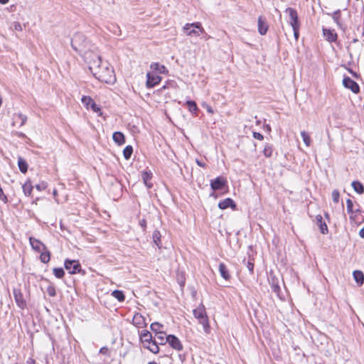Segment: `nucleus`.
Instances as JSON below:
<instances>
[{
  "label": "nucleus",
  "mask_w": 364,
  "mask_h": 364,
  "mask_svg": "<svg viewBox=\"0 0 364 364\" xmlns=\"http://www.w3.org/2000/svg\"><path fill=\"white\" fill-rule=\"evenodd\" d=\"M140 340L144 344L146 342L153 340L152 335L149 331L143 330L140 334Z\"/></svg>",
  "instance_id": "obj_25"
},
{
  "label": "nucleus",
  "mask_w": 364,
  "mask_h": 364,
  "mask_svg": "<svg viewBox=\"0 0 364 364\" xmlns=\"http://www.w3.org/2000/svg\"><path fill=\"white\" fill-rule=\"evenodd\" d=\"M339 197H340V193H339L338 191L333 190L332 192V199L335 203H338L339 202Z\"/></svg>",
  "instance_id": "obj_43"
},
{
  "label": "nucleus",
  "mask_w": 364,
  "mask_h": 364,
  "mask_svg": "<svg viewBox=\"0 0 364 364\" xmlns=\"http://www.w3.org/2000/svg\"><path fill=\"white\" fill-rule=\"evenodd\" d=\"M132 321L133 324L138 328H143L146 325L145 318L139 313L134 314Z\"/></svg>",
  "instance_id": "obj_17"
},
{
  "label": "nucleus",
  "mask_w": 364,
  "mask_h": 364,
  "mask_svg": "<svg viewBox=\"0 0 364 364\" xmlns=\"http://www.w3.org/2000/svg\"><path fill=\"white\" fill-rule=\"evenodd\" d=\"M243 263L246 265L247 268L250 271V274H253L254 272V262L250 258L246 262L245 259H243Z\"/></svg>",
  "instance_id": "obj_39"
},
{
  "label": "nucleus",
  "mask_w": 364,
  "mask_h": 364,
  "mask_svg": "<svg viewBox=\"0 0 364 364\" xmlns=\"http://www.w3.org/2000/svg\"><path fill=\"white\" fill-rule=\"evenodd\" d=\"M343 84L345 87L350 89L354 93H358L360 91V87L358 83L349 77H345L343 78Z\"/></svg>",
  "instance_id": "obj_11"
},
{
  "label": "nucleus",
  "mask_w": 364,
  "mask_h": 364,
  "mask_svg": "<svg viewBox=\"0 0 364 364\" xmlns=\"http://www.w3.org/2000/svg\"><path fill=\"white\" fill-rule=\"evenodd\" d=\"M13 294L17 306L20 309H24L26 307V302L23 299L21 291L19 289L14 288L13 289Z\"/></svg>",
  "instance_id": "obj_7"
},
{
  "label": "nucleus",
  "mask_w": 364,
  "mask_h": 364,
  "mask_svg": "<svg viewBox=\"0 0 364 364\" xmlns=\"http://www.w3.org/2000/svg\"><path fill=\"white\" fill-rule=\"evenodd\" d=\"M89 69L98 80L112 84L115 81L114 69L108 62H102L100 56L94 55L88 62Z\"/></svg>",
  "instance_id": "obj_1"
},
{
  "label": "nucleus",
  "mask_w": 364,
  "mask_h": 364,
  "mask_svg": "<svg viewBox=\"0 0 364 364\" xmlns=\"http://www.w3.org/2000/svg\"><path fill=\"white\" fill-rule=\"evenodd\" d=\"M227 181L222 176H218L210 181V187L213 191L221 190L226 185Z\"/></svg>",
  "instance_id": "obj_12"
},
{
  "label": "nucleus",
  "mask_w": 364,
  "mask_h": 364,
  "mask_svg": "<svg viewBox=\"0 0 364 364\" xmlns=\"http://www.w3.org/2000/svg\"><path fill=\"white\" fill-rule=\"evenodd\" d=\"M166 339H167V336H165V333L162 331V332H157V333H156L154 341L158 345H165L167 343Z\"/></svg>",
  "instance_id": "obj_21"
},
{
  "label": "nucleus",
  "mask_w": 364,
  "mask_h": 364,
  "mask_svg": "<svg viewBox=\"0 0 364 364\" xmlns=\"http://www.w3.org/2000/svg\"><path fill=\"white\" fill-rule=\"evenodd\" d=\"M29 242L33 250L38 252H41L43 250H46L47 248L46 246L43 242H41L39 240H37L33 237H29Z\"/></svg>",
  "instance_id": "obj_13"
},
{
  "label": "nucleus",
  "mask_w": 364,
  "mask_h": 364,
  "mask_svg": "<svg viewBox=\"0 0 364 364\" xmlns=\"http://www.w3.org/2000/svg\"><path fill=\"white\" fill-rule=\"evenodd\" d=\"M323 34L327 37L328 41L331 42L336 41L337 37L336 33H333L331 31L326 29L323 30Z\"/></svg>",
  "instance_id": "obj_36"
},
{
  "label": "nucleus",
  "mask_w": 364,
  "mask_h": 364,
  "mask_svg": "<svg viewBox=\"0 0 364 364\" xmlns=\"http://www.w3.org/2000/svg\"><path fill=\"white\" fill-rule=\"evenodd\" d=\"M208 110V112H213V111H212V109H211L210 108H209Z\"/></svg>",
  "instance_id": "obj_60"
},
{
  "label": "nucleus",
  "mask_w": 364,
  "mask_h": 364,
  "mask_svg": "<svg viewBox=\"0 0 364 364\" xmlns=\"http://www.w3.org/2000/svg\"><path fill=\"white\" fill-rule=\"evenodd\" d=\"M133 153V148L132 146H127L123 150V155L125 159H129Z\"/></svg>",
  "instance_id": "obj_34"
},
{
  "label": "nucleus",
  "mask_w": 364,
  "mask_h": 364,
  "mask_svg": "<svg viewBox=\"0 0 364 364\" xmlns=\"http://www.w3.org/2000/svg\"><path fill=\"white\" fill-rule=\"evenodd\" d=\"M107 350H108L107 348H106V347H102V348H100V353H102V354H105V353H107Z\"/></svg>",
  "instance_id": "obj_53"
},
{
  "label": "nucleus",
  "mask_w": 364,
  "mask_h": 364,
  "mask_svg": "<svg viewBox=\"0 0 364 364\" xmlns=\"http://www.w3.org/2000/svg\"><path fill=\"white\" fill-rule=\"evenodd\" d=\"M184 31L188 36H198L200 33H205L204 28L199 22L193 23H186L183 27Z\"/></svg>",
  "instance_id": "obj_4"
},
{
  "label": "nucleus",
  "mask_w": 364,
  "mask_h": 364,
  "mask_svg": "<svg viewBox=\"0 0 364 364\" xmlns=\"http://www.w3.org/2000/svg\"><path fill=\"white\" fill-rule=\"evenodd\" d=\"M146 77V87L148 88L154 87L155 85L159 84L161 80V77L155 73H148Z\"/></svg>",
  "instance_id": "obj_10"
},
{
  "label": "nucleus",
  "mask_w": 364,
  "mask_h": 364,
  "mask_svg": "<svg viewBox=\"0 0 364 364\" xmlns=\"http://www.w3.org/2000/svg\"><path fill=\"white\" fill-rule=\"evenodd\" d=\"M14 28L16 31H21L22 30L21 24L20 23H18V22H15L14 23Z\"/></svg>",
  "instance_id": "obj_50"
},
{
  "label": "nucleus",
  "mask_w": 364,
  "mask_h": 364,
  "mask_svg": "<svg viewBox=\"0 0 364 364\" xmlns=\"http://www.w3.org/2000/svg\"><path fill=\"white\" fill-rule=\"evenodd\" d=\"M316 222L317 225L319 227L320 231L322 234H327L328 232V226L323 220V218L321 215H318L316 216Z\"/></svg>",
  "instance_id": "obj_18"
},
{
  "label": "nucleus",
  "mask_w": 364,
  "mask_h": 364,
  "mask_svg": "<svg viewBox=\"0 0 364 364\" xmlns=\"http://www.w3.org/2000/svg\"><path fill=\"white\" fill-rule=\"evenodd\" d=\"M258 31L261 35H265L268 31L269 26L265 18L260 16L257 20Z\"/></svg>",
  "instance_id": "obj_14"
},
{
  "label": "nucleus",
  "mask_w": 364,
  "mask_h": 364,
  "mask_svg": "<svg viewBox=\"0 0 364 364\" xmlns=\"http://www.w3.org/2000/svg\"><path fill=\"white\" fill-rule=\"evenodd\" d=\"M167 87V85H164L162 89H166Z\"/></svg>",
  "instance_id": "obj_59"
},
{
  "label": "nucleus",
  "mask_w": 364,
  "mask_h": 364,
  "mask_svg": "<svg viewBox=\"0 0 364 364\" xmlns=\"http://www.w3.org/2000/svg\"><path fill=\"white\" fill-rule=\"evenodd\" d=\"M301 136L305 145L306 146H309L311 145V141L309 134L306 132L302 131L301 132Z\"/></svg>",
  "instance_id": "obj_35"
},
{
  "label": "nucleus",
  "mask_w": 364,
  "mask_h": 364,
  "mask_svg": "<svg viewBox=\"0 0 364 364\" xmlns=\"http://www.w3.org/2000/svg\"><path fill=\"white\" fill-rule=\"evenodd\" d=\"M150 327L152 331L157 333V332H161L160 329L163 327V325L158 322H154L151 324Z\"/></svg>",
  "instance_id": "obj_41"
},
{
  "label": "nucleus",
  "mask_w": 364,
  "mask_h": 364,
  "mask_svg": "<svg viewBox=\"0 0 364 364\" xmlns=\"http://www.w3.org/2000/svg\"><path fill=\"white\" fill-rule=\"evenodd\" d=\"M88 42L82 33H76L71 39V46L77 53H82L87 48Z\"/></svg>",
  "instance_id": "obj_3"
},
{
  "label": "nucleus",
  "mask_w": 364,
  "mask_h": 364,
  "mask_svg": "<svg viewBox=\"0 0 364 364\" xmlns=\"http://www.w3.org/2000/svg\"><path fill=\"white\" fill-rule=\"evenodd\" d=\"M285 13L289 16V22L291 26L300 25L298 19V14L296 11L292 8H287Z\"/></svg>",
  "instance_id": "obj_9"
},
{
  "label": "nucleus",
  "mask_w": 364,
  "mask_h": 364,
  "mask_svg": "<svg viewBox=\"0 0 364 364\" xmlns=\"http://www.w3.org/2000/svg\"><path fill=\"white\" fill-rule=\"evenodd\" d=\"M161 235L159 230H154L152 235V239L154 244L159 247L161 248Z\"/></svg>",
  "instance_id": "obj_27"
},
{
  "label": "nucleus",
  "mask_w": 364,
  "mask_h": 364,
  "mask_svg": "<svg viewBox=\"0 0 364 364\" xmlns=\"http://www.w3.org/2000/svg\"><path fill=\"white\" fill-rule=\"evenodd\" d=\"M112 295L117 299L119 301H124L125 299V296L122 291L120 290H114L112 292Z\"/></svg>",
  "instance_id": "obj_32"
},
{
  "label": "nucleus",
  "mask_w": 364,
  "mask_h": 364,
  "mask_svg": "<svg viewBox=\"0 0 364 364\" xmlns=\"http://www.w3.org/2000/svg\"><path fill=\"white\" fill-rule=\"evenodd\" d=\"M27 121V117L22 113H17L14 114L12 125L15 126L18 124L19 127H22L26 124Z\"/></svg>",
  "instance_id": "obj_16"
},
{
  "label": "nucleus",
  "mask_w": 364,
  "mask_h": 364,
  "mask_svg": "<svg viewBox=\"0 0 364 364\" xmlns=\"http://www.w3.org/2000/svg\"><path fill=\"white\" fill-rule=\"evenodd\" d=\"M81 102L87 109L90 108L94 112L98 114V115H102L100 107L94 102L91 97L84 95L81 98Z\"/></svg>",
  "instance_id": "obj_5"
},
{
  "label": "nucleus",
  "mask_w": 364,
  "mask_h": 364,
  "mask_svg": "<svg viewBox=\"0 0 364 364\" xmlns=\"http://www.w3.org/2000/svg\"><path fill=\"white\" fill-rule=\"evenodd\" d=\"M267 129H268V130H271V128H270V126H269V125H267Z\"/></svg>",
  "instance_id": "obj_57"
},
{
  "label": "nucleus",
  "mask_w": 364,
  "mask_h": 364,
  "mask_svg": "<svg viewBox=\"0 0 364 364\" xmlns=\"http://www.w3.org/2000/svg\"><path fill=\"white\" fill-rule=\"evenodd\" d=\"M186 105L188 106V109L191 112H196L198 110V107L195 101L188 100L186 102Z\"/></svg>",
  "instance_id": "obj_38"
},
{
  "label": "nucleus",
  "mask_w": 364,
  "mask_h": 364,
  "mask_svg": "<svg viewBox=\"0 0 364 364\" xmlns=\"http://www.w3.org/2000/svg\"><path fill=\"white\" fill-rule=\"evenodd\" d=\"M351 185L354 191L358 193L362 194L364 193V186L360 182L355 181L352 182Z\"/></svg>",
  "instance_id": "obj_30"
},
{
  "label": "nucleus",
  "mask_w": 364,
  "mask_h": 364,
  "mask_svg": "<svg viewBox=\"0 0 364 364\" xmlns=\"http://www.w3.org/2000/svg\"><path fill=\"white\" fill-rule=\"evenodd\" d=\"M166 341L170 345V346L173 349L178 351L183 350V345L180 340L176 336L168 335Z\"/></svg>",
  "instance_id": "obj_8"
},
{
  "label": "nucleus",
  "mask_w": 364,
  "mask_h": 364,
  "mask_svg": "<svg viewBox=\"0 0 364 364\" xmlns=\"http://www.w3.org/2000/svg\"><path fill=\"white\" fill-rule=\"evenodd\" d=\"M53 193L54 196H56L57 195V191L54 190Z\"/></svg>",
  "instance_id": "obj_56"
},
{
  "label": "nucleus",
  "mask_w": 364,
  "mask_h": 364,
  "mask_svg": "<svg viewBox=\"0 0 364 364\" xmlns=\"http://www.w3.org/2000/svg\"><path fill=\"white\" fill-rule=\"evenodd\" d=\"M353 277L355 282L359 284H363L364 282V274L362 272L359 270H355L353 272Z\"/></svg>",
  "instance_id": "obj_29"
},
{
  "label": "nucleus",
  "mask_w": 364,
  "mask_h": 364,
  "mask_svg": "<svg viewBox=\"0 0 364 364\" xmlns=\"http://www.w3.org/2000/svg\"><path fill=\"white\" fill-rule=\"evenodd\" d=\"M53 272L54 275L58 279L63 278L65 275V272L63 268H54Z\"/></svg>",
  "instance_id": "obj_40"
},
{
  "label": "nucleus",
  "mask_w": 364,
  "mask_h": 364,
  "mask_svg": "<svg viewBox=\"0 0 364 364\" xmlns=\"http://www.w3.org/2000/svg\"><path fill=\"white\" fill-rule=\"evenodd\" d=\"M36 188L38 191L44 190L46 188V186L44 183L38 184L36 186Z\"/></svg>",
  "instance_id": "obj_51"
},
{
  "label": "nucleus",
  "mask_w": 364,
  "mask_h": 364,
  "mask_svg": "<svg viewBox=\"0 0 364 364\" xmlns=\"http://www.w3.org/2000/svg\"><path fill=\"white\" fill-rule=\"evenodd\" d=\"M18 168H19V170L21 171V172H22L23 173H26L27 172L28 164L26 161V160H24L23 158L18 157Z\"/></svg>",
  "instance_id": "obj_26"
},
{
  "label": "nucleus",
  "mask_w": 364,
  "mask_h": 364,
  "mask_svg": "<svg viewBox=\"0 0 364 364\" xmlns=\"http://www.w3.org/2000/svg\"><path fill=\"white\" fill-rule=\"evenodd\" d=\"M65 268L71 274L79 273L81 271L80 264L77 260L65 259L64 262Z\"/></svg>",
  "instance_id": "obj_6"
},
{
  "label": "nucleus",
  "mask_w": 364,
  "mask_h": 364,
  "mask_svg": "<svg viewBox=\"0 0 364 364\" xmlns=\"http://www.w3.org/2000/svg\"><path fill=\"white\" fill-rule=\"evenodd\" d=\"M150 67L152 70L161 74H166L168 73L167 68L164 65H160L159 63H153L151 64Z\"/></svg>",
  "instance_id": "obj_20"
},
{
  "label": "nucleus",
  "mask_w": 364,
  "mask_h": 364,
  "mask_svg": "<svg viewBox=\"0 0 364 364\" xmlns=\"http://www.w3.org/2000/svg\"><path fill=\"white\" fill-rule=\"evenodd\" d=\"M114 141L118 145H122L125 142L124 135L120 132H115L112 135Z\"/></svg>",
  "instance_id": "obj_22"
},
{
  "label": "nucleus",
  "mask_w": 364,
  "mask_h": 364,
  "mask_svg": "<svg viewBox=\"0 0 364 364\" xmlns=\"http://www.w3.org/2000/svg\"><path fill=\"white\" fill-rule=\"evenodd\" d=\"M299 26L300 25L291 26L294 31V36L296 40H298L299 36Z\"/></svg>",
  "instance_id": "obj_46"
},
{
  "label": "nucleus",
  "mask_w": 364,
  "mask_h": 364,
  "mask_svg": "<svg viewBox=\"0 0 364 364\" xmlns=\"http://www.w3.org/2000/svg\"><path fill=\"white\" fill-rule=\"evenodd\" d=\"M271 288L274 293L279 295L280 287L279 285L278 281L275 280L274 278L272 279Z\"/></svg>",
  "instance_id": "obj_37"
},
{
  "label": "nucleus",
  "mask_w": 364,
  "mask_h": 364,
  "mask_svg": "<svg viewBox=\"0 0 364 364\" xmlns=\"http://www.w3.org/2000/svg\"><path fill=\"white\" fill-rule=\"evenodd\" d=\"M273 153V146L272 145L269 144H266L263 150V154L267 157L269 158L272 156Z\"/></svg>",
  "instance_id": "obj_33"
},
{
  "label": "nucleus",
  "mask_w": 364,
  "mask_h": 364,
  "mask_svg": "<svg viewBox=\"0 0 364 364\" xmlns=\"http://www.w3.org/2000/svg\"><path fill=\"white\" fill-rule=\"evenodd\" d=\"M148 364H157L156 362H149Z\"/></svg>",
  "instance_id": "obj_58"
},
{
  "label": "nucleus",
  "mask_w": 364,
  "mask_h": 364,
  "mask_svg": "<svg viewBox=\"0 0 364 364\" xmlns=\"http://www.w3.org/2000/svg\"><path fill=\"white\" fill-rule=\"evenodd\" d=\"M47 293L50 296H55L56 295L55 289L53 285H50L47 288Z\"/></svg>",
  "instance_id": "obj_45"
},
{
  "label": "nucleus",
  "mask_w": 364,
  "mask_h": 364,
  "mask_svg": "<svg viewBox=\"0 0 364 364\" xmlns=\"http://www.w3.org/2000/svg\"><path fill=\"white\" fill-rule=\"evenodd\" d=\"M340 17H341V11L340 9H338L335 11L332 14V18L334 20V21L336 23L337 25L341 26L340 23Z\"/></svg>",
  "instance_id": "obj_42"
},
{
  "label": "nucleus",
  "mask_w": 364,
  "mask_h": 364,
  "mask_svg": "<svg viewBox=\"0 0 364 364\" xmlns=\"http://www.w3.org/2000/svg\"><path fill=\"white\" fill-rule=\"evenodd\" d=\"M40 259L43 263H48L50 259V252L46 249L41 252Z\"/></svg>",
  "instance_id": "obj_31"
},
{
  "label": "nucleus",
  "mask_w": 364,
  "mask_h": 364,
  "mask_svg": "<svg viewBox=\"0 0 364 364\" xmlns=\"http://www.w3.org/2000/svg\"><path fill=\"white\" fill-rule=\"evenodd\" d=\"M0 200L4 203H6L8 202L7 196L4 193L2 188L0 187Z\"/></svg>",
  "instance_id": "obj_47"
},
{
  "label": "nucleus",
  "mask_w": 364,
  "mask_h": 364,
  "mask_svg": "<svg viewBox=\"0 0 364 364\" xmlns=\"http://www.w3.org/2000/svg\"><path fill=\"white\" fill-rule=\"evenodd\" d=\"M9 1V0H0V3L2 4H5Z\"/></svg>",
  "instance_id": "obj_55"
},
{
  "label": "nucleus",
  "mask_w": 364,
  "mask_h": 364,
  "mask_svg": "<svg viewBox=\"0 0 364 364\" xmlns=\"http://www.w3.org/2000/svg\"><path fill=\"white\" fill-rule=\"evenodd\" d=\"M219 272L220 273L221 277L225 280H229L230 279L229 271L226 265L223 262L220 263L219 264Z\"/></svg>",
  "instance_id": "obj_23"
},
{
  "label": "nucleus",
  "mask_w": 364,
  "mask_h": 364,
  "mask_svg": "<svg viewBox=\"0 0 364 364\" xmlns=\"http://www.w3.org/2000/svg\"><path fill=\"white\" fill-rule=\"evenodd\" d=\"M359 235L360 237L364 238V227L360 230Z\"/></svg>",
  "instance_id": "obj_54"
},
{
  "label": "nucleus",
  "mask_w": 364,
  "mask_h": 364,
  "mask_svg": "<svg viewBox=\"0 0 364 364\" xmlns=\"http://www.w3.org/2000/svg\"><path fill=\"white\" fill-rule=\"evenodd\" d=\"M346 205H347V212L348 213H354V211L353 210V203L350 199H347Z\"/></svg>",
  "instance_id": "obj_44"
},
{
  "label": "nucleus",
  "mask_w": 364,
  "mask_h": 364,
  "mask_svg": "<svg viewBox=\"0 0 364 364\" xmlns=\"http://www.w3.org/2000/svg\"><path fill=\"white\" fill-rule=\"evenodd\" d=\"M218 207H219V208H220L222 210H225L228 208H231L233 210H235L236 204L232 199H231L230 198H227L224 199L223 200H221L218 203Z\"/></svg>",
  "instance_id": "obj_15"
},
{
  "label": "nucleus",
  "mask_w": 364,
  "mask_h": 364,
  "mask_svg": "<svg viewBox=\"0 0 364 364\" xmlns=\"http://www.w3.org/2000/svg\"><path fill=\"white\" fill-rule=\"evenodd\" d=\"M22 188L26 196H31L33 187L29 180L22 186Z\"/></svg>",
  "instance_id": "obj_24"
},
{
  "label": "nucleus",
  "mask_w": 364,
  "mask_h": 364,
  "mask_svg": "<svg viewBox=\"0 0 364 364\" xmlns=\"http://www.w3.org/2000/svg\"><path fill=\"white\" fill-rule=\"evenodd\" d=\"M142 179L145 183V185L148 188H151L152 184L149 183V181L151 180L152 177V173L150 171H144L141 174Z\"/></svg>",
  "instance_id": "obj_28"
},
{
  "label": "nucleus",
  "mask_w": 364,
  "mask_h": 364,
  "mask_svg": "<svg viewBox=\"0 0 364 364\" xmlns=\"http://www.w3.org/2000/svg\"><path fill=\"white\" fill-rule=\"evenodd\" d=\"M252 136L255 139L260 140V141L263 140V139H264V136L262 134L257 132H254L252 134Z\"/></svg>",
  "instance_id": "obj_49"
},
{
  "label": "nucleus",
  "mask_w": 364,
  "mask_h": 364,
  "mask_svg": "<svg viewBox=\"0 0 364 364\" xmlns=\"http://www.w3.org/2000/svg\"><path fill=\"white\" fill-rule=\"evenodd\" d=\"M193 314L198 322L203 325L204 331L206 333H208L210 330V325L204 305L200 304L196 309L193 311Z\"/></svg>",
  "instance_id": "obj_2"
},
{
  "label": "nucleus",
  "mask_w": 364,
  "mask_h": 364,
  "mask_svg": "<svg viewBox=\"0 0 364 364\" xmlns=\"http://www.w3.org/2000/svg\"><path fill=\"white\" fill-rule=\"evenodd\" d=\"M144 347L149 349L151 352L156 354L159 352V345L154 341L151 340L144 344Z\"/></svg>",
  "instance_id": "obj_19"
},
{
  "label": "nucleus",
  "mask_w": 364,
  "mask_h": 364,
  "mask_svg": "<svg viewBox=\"0 0 364 364\" xmlns=\"http://www.w3.org/2000/svg\"><path fill=\"white\" fill-rule=\"evenodd\" d=\"M139 224L142 228L143 231H145L146 229V220L144 218L140 219L139 221Z\"/></svg>",
  "instance_id": "obj_48"
},
{
  "label": "nucleus",
  "mask_w": 364,
  "mask_h": 364,
  "mask_svg": "<svg viewBox=\"0 0 364 364\" xmlns=\"http://www.w3.org/2000/svg\"><path fill=\"white\" fill-rule=\"evenodd\" d=\"M196 164H197L199 166L203 167V168H204V167L205 166V163H203V162H201L200 161H199V160H198V159H196Z\"/></svg>",
  "instance_id": "obj_52"
}]
</instances>
